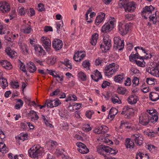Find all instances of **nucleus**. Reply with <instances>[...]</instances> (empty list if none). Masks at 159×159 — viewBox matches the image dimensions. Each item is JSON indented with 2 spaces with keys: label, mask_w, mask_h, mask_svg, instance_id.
<instances>
[{
  "label": "nucleus",
  "mask_w": 159,
  "mask_h": 159,
  "mask_svg": "<svg viewBox=\"0 0 159 159\" xmlns=\"http://www.w3.org/2000/svg\"><path fill=\"white\" fill-rule=\"evenodd\" d=\"M6 148L5 144L3 143L0 142V152L3 154L6 153L8 152V150Z\"/></svg>",
  "instance_id": "nucleus-34"
},
{
  "label": "nucleus",
  "mask_w": 159,
  "mask_h": 159,
  "mask_svg": "<svg viewBox=\"0 0 159 159\" xmlns=\"http://www.w3.org/2000/svg\"><path fill=\"white\" fill-rule=\"evenodd\" d=\"M158 117L157 112L155 109L148 110L147 112L141 113L139 116V123L143 126L147 125L150 122L154 123L157 122Z\"/></svg>",
  "instance_id": "nucleus-1"
},
{
  "label": "nucleus",
  "mask_w": 159,
  "mask_h": 159,
  "mask_svg": "<svg viewBox=\"0 0 159 159\" xmlns=\"http://www.w3.org/2000/svg\"><path fill=\"white\" fill-rule=\"evenodd\" d=\"M111 101L114 104L117 103L118 104H120L121 103V101L119 98L116 96L112 98Z\"/></svg>",
  "instance_id": "nucleus-49"
},
{
  "label": "nucleus",
  "mask_w": 159,
  "mask_h": 159,
  "mask_svg": "<svg viewBox=\"0 0 159 159\" xmlns=\"http://www.w3.org/2000/svg\"><path fill=\"white\" fill-rule=\"evenodd\" d=\"M159 67V63L153 62L152 63L148 68L146 69V71L153 76L157 74L158 68Z\"/></svg>",
  "instance_id": "nucleus-9"
},
{
  "label": "nucleus",
  "mask_w": 159,
  "mask_h": 159,
  "mask_svg": "<svg viewBox=\"0 0 159 159\" xmlns=\"http://www.w3.org/2000/svg\"><path fill=\"white\" fill-rule=\"evenodd\" d=\"M82 65L84 68L89 67L90 66L89 62L87 60H85L83 62Z\"/></svg>",
  "instance_id": "nucleus-64"
},
{
  "label": "nucleus",
  "mask_w": 159,
  "mask_h": 159,
  "mask_svg": "<svg viewBox=\"0 0 159 159\" xmlns=\"http://www.w3.org/2000/svg\"><path fill=\"white\" fill-rule=\"evenodd\" d=\"M114 45L113 49L121 51L123 49L124 46V43L123 40H121L120 37H115L114 39Z\"/></svg>",
  "instance_id": "nucleus-4"
},
{
  "label": "nucleus",
  "mask_w": 159,
  "mask_h": 159,
  "mask_svg": "<svg viewBox=\"0 0 159 159\" xmlns=\"http://www.w3.org/2000/svg\"><path fill=\"white\" fill-rule=\"evenodd\" d=\"M17 102L20 103V104H16L14 106V107L16 109H19L23 106L24 104V102L20 99H17Z\"/></svg>",
  "instance_id": "nucleus-38"
},
{
  "label": "nucleus",
  "mask_w": 159,
  "mask_h": 159,
  "mask_svg": "<svg viewBox=\"0 0 159 159\" xmlns=\"http://www.w3.org/2000/svg\"><path fill=\"white\" fill-rule=\"evenodd\" d=\"M134 110L130 106L126 105L124 107L121 114L124 115L126 118H130L134 115Z\"/></svg>",
  "instance_id": "nucleus-3"
},
{
  "label": "nucleus",
  "mask_w": 159,
  "mask_h": 159,
  "mask_svg": "<svg viewBox=\"0 0 159 159\" xmlns=\"http://www.w3.org/2000/svg\"><path fill=\"white\" fill-rule=\"evenodd\" d=\"M61 91V89H55L54 91L51 93L50 96H57L59 94Z\"/></svg>",
  "instance_id": "nucleus-54"
},
{
  "label": "nucleus",
  "mask_w": 159,
  "mask_h": 159,
  "mask_svg": "<svg viewBox=\"0 0 159 159\" xmlns=\"http://www.w3.org/2000/svg\"><path fill=\"white\" fill-rule=\"evenodd\" d=\"M1 64L2 67L6 69H9L12 68L11 63L6 60H3L1 61Z\"/></svg>",
  "instance_id": "nucleus-31"
},
{
  "label": "nucleus",
  "mask_w": 159,
  "mask_h": 159,
  "mask_svg": "<svg viewBox=\"0 0 159 159\" xmlns=\"http://www.w3.org/2000/svg\"><path fill=\"white\" fill-rule=\"evenodd\" d=\"M52 46L56 50H60L62 48L63 46L62 42L60 39H55L52 42Z\"/></svg>",
  "instance_id": "nucleus-14"
},
{
  "label": "nucleus",
  "mask_w": 159,
  "mask_h": 159,
  "mask_svg": "<svg viewBox=\"0 0 159 159\" xmlns=\"http://www.w3.org/2000/svg\"><path fill=\"white\" fill-rule=\"evenodd\" d=\"M152 14H151L148 17L150 21H152L153 24H155L157 22V20L156 11H154Z\"/></svg>",
  "instance_id": "nucleus-32"
},
{
  "label": "nucleus",
  "mask_w": 159,
  "mask_h": 159,
  "mask_svg": "<svg viewBox=\"0 0 159 159\" xmlns=\"http://www.w3.org/2000/svg\"><path fill=\"white\" fill-rule=\"evenodd\" d=\"M78 77L80 78L81 80L83 79H86V75L83 72L80 71V72L78 75Z\"/></svg>",
  "instance_id": "nucleus-57"
},
{
  "label": "nucleus",
  "mask_w": 159,
  "mask_h": 159,
  "mask_svg": "<svg viewBox=\"0 0 159 159\" xmlns=\"http://www.w3.org/2000/svg\"><path fill=\"white\" fill-rule=\"evenodd\" d=\"M136 52L135 54H132V53L130 54L129 57V61L132 62L134 61V59L137 58L139 59L140 60H143L144 59V57H141L139 56V54L137 52V51H136Z\"/></svg>",
  "instance_id": "nucleus-21"
},
{
  "label": "nucleus",
  "mask_w": 159,
  "mask_h": 159,
  "mask_svg": "<svg viewBox=\"0 0 159 159\" xmlns=\"http://www.w3.org/2000/svg\"><path fill=\"white\" fill-rule=\"evenodd\" d=\"M44 123L47 127H49L51 128L54 127V126L51 123V121L49 119L48 121L45 122Z\"/></svg>",
  "instance_id": "nucleus-59"
},
{
  "label": "nucleus",
  "mask_w": 159,
  "mask_h": 159,
  "mask_svg": "<svg viewBox=\"0 0 159 159\" xmlns=\"http://www.w3.org/2000/svg\"><path fill=\"white\" fill-rule=\"evenodd\" d=\"M32 30L31 26L27 24H23L22 26V30L25 34H30Z\"/></svg>",
  "instance_id": "nucleus-24"
},
{
  "label": "nucleus",
  "mask_w": 159,
  "mask_h": 159,
  "mask_svg": "<svg viewBox=\"0 0 159 159\" xmlns=\"http://www.w3.org/2000/svg\"><path fill=\"white\" fill-rule=\"evenodd\" d=\"M64 150L61 147H58L56 150L55 153L57 156L61 155L63 153Z\"/></svg>",
  "instance_id": "nucleus-46"
},
{
  "label": "nucleus",
  "mask_w": 159,
  "mask_h": 159,
  "mask_svg": "<svg viewBox=\"0 0 159 159\" xmlns=\"http://www.w3.org/2000/svg\"><path fill=\"white\" fill-rule=\"evenodd\" d=\"M105 14L103 12H101V14L98 15L96 17L95 23L97 25H98L104 19L105 17Z\"/></svg>",
  "instance_id": "nucleus-29"
},
{
  "label": "nucleus",
  "mask_w": 159,
  "mask_h": 159,
  "mask_svg": "<svg viewBox=\"0 0 159 159\" xmlns=\"http://www.w3.org/2000/svg\"><path fill=\"white\" fill-rule=\"evenodd\" d=\"M41 40L44 48L47 51H49L51 46V41L50 39L47 37L43 36L41 37Z\"/></svg>",
  "instance_id": "nucleus-13"
},
{
  "label": "nucleus",
  "mask_w": 159,
  "mask_h": 159,
  "mask_svg": "<svg viewBox=\"0 0 159 159\" xmlns=\"http://www.w3.org/2000/svg\"><path fill=\"white\" fill-rule=\"evenodd\" d=\"M125 18L129 20H132L134 18V16L132 14H128L125 15Z\"/></svg>",
  "instance_id": "nucleus-62"
},
{
  "label": "nucleus",
  "mask_w": 159,
  "mask_h": 159,
  "mask_svg": "<svg viewBox=\"0 0 159 159\" xmlns=\"http://www.w3.org/2000/svg\"><path fill=\"white\" fill-rule=\"evenodd\" d=\"M139 99V98L137 96L133 95L129 96L127 99V101L129 104L133 105L135 104Z\"/></svg>",
  "instance_id": "nucleus-16"
},
{
  "label": "nucleus",
  "mask_w": 159,
  "mask_h": 159,
  "mask_svg": "<svg viewBox=\"0 0 159 159\" xmlns=\"http://www.w3.org/2000/svg\"><path fill=\"white\" fill-rule=\"evenodd\" d=\"M76 145L79 148H77V150L79 152L82 154H86L89 152L88 148L82 143L77 142L76 143Z\"/></svg>",
  "instance_id": "nucleus-12"
},
{
  "label": "nucleus",
  "mask_w": 159,
  "mask_h": 159,
  "mask_svg": "<svg viewBox=\"0 0 159 159\" xmlns=\"http://www.w3.org/2000/svg\"><path fill=\"white\" fill-rule=\"evenodd\" d=\"M12 80L10 83V85L11 87L14 89H16L19 87L18 82L17 80Z\"/></svg>",
  "instance_id": "nucleus-35"
},
{
  "label": "nucleus",
  "mask_w": 159,
  "mask_h": 159,
  "mask_svg": "<svg viewBox=\"0 0 159 159\" xmlns=\"http://www.w3.org/2000/svg\"><path fill=\"white\" fill-rule=\"evenodd\" d=\"M74 105V109L75 110H78L80 109L82 106V104L81 103H77L76 102L73 103Z\"/></svg>",
  "instance_id": "nucleus-55"
},
{
  "label": "nucleus",
  "mask_w": 159,
  "mask_h": 159,
  "mask_svg": "<svg viewBox=\"0 0 159 159\" xmlns=\"http://www.w3.org/2000/svg\"><path fill=\"white\" fill-rule=\"evenodd\" d=\"M113 28L110 26L108 22L105 23L102 27L101 30L104 33H106L110 31Z\"/></svg>",
  "instance_id": "nucleus-27"
},
{
  "label": "nucleus",
  "mask_w": 159,
  "mask_h": 159,
  "mask_svg": "<svg viewBox=\"0 0 159 159\" xmlns=\"http://www.w3.org/2000/svg\"><path fill=\"white\" fill-rule=\"evenodd\" d=\"M9 4L6 2H0V10L3 13H7L10 11Z\"/></svg>",
  "instance_id": "nucleus-15"
},
{
  "label": "nucleus",
  "mask_w": 159,
  "mask_h": 159,
  "mask_svg": "<svg viewBox=\"0 0 159 159\" xmlns=\"http://www.w3.org/2000/svg\"><path fill=\"white\" fill-rule=\"evenodd\" d=\"M83 52L82 51H78L77 52L75 53L73 57V59L75 61H76V60L79 59V57L81 56Z\"/></svg>",
  "instance_id": "nucleus-48"
},
{
  "label": "nucleus",
  "mask_w": 159,
  "mask_h": 159,
  "mask_svg": "<svg viewBox=\"0 0 159 159\" xmlns=\"http://www.w3.org/2000/svg\"><path fill=\"white\" fill-rule=\"evenodd\" d=\"M107 146H105L103 145H101L97 147V151L101 155L104 156V152L106 153Z\"/></svg>",
  "instance_id": "nucleus-22"
},
{
  "label": "nucleus",
  "mask_w": 159,
  "mask_h": 159,
  "mask_svg": "<svg viewBox=\"0 0 159 159\" xmlns=\"http://www.w3.org/2000/svg\"><path fill=\"white\" fill-rule=\"evenodd\" d=\"M107 150L106 153L109 154L115 155L118 152V151L116 149H113L108 146H107Z\"/></svg>",
  "instance_id": "nucleus-36"
},
{
  "label": "nucleus",
  "mask_w": 159,
  "mask_h": 159,
  "mask_svg": "<svg viewBox=\"0 0 159 159\" xmlns=\"http://www.w3.org/2000/svg\"><path fill=\"white\" fill-rule=\"evenodd\" d=\"M49 144L51 147V148L52 149L55 148L57 145V143L55 141L51 140L49 142Z\"/></svg>",
  "instance_id": "nucleus-52"
},
{
  "label": "nucleus",
  "mask_w": 159,
  "mask_h": 159,
  "mask_svg": "<svg viewBox=\"0 0 159 159\" xmlns=\"http://www.w3.org/2000/svg\"><path fill=\"white\" fill-rule=\"evenodd\" d=\"M144 59L141 60L142 61H138L135 60L133 62L134 63H136L138 66L141 67H143L145 66V62L144 61Z\"/></svg>",
  "instance_id": "nucleus-42"
},
{
  "label": "nucleus",
  "mask_w": 159,
  "mask_h": 159,
  "mask_svg": "<svg viewBox=\"0 0 159 159\" xmlns=\"http://www.w3.org/2000/svg\"><path fill=\"white\" fill-rule=\"evenodd\" d=\"M47 70L48 71V73L50 75H52L53 77L55 78H58L60 79V80H63V79L64 76L63 75L57 74L55 71L48 69H47Z\"/></svg>",
  "instance_id": "nucleus-30"
},
{
  "label": "nucleus",
  "mask_w": 159,
  "mask_h": 159,
  "mask_svg": "<svg viewBox=\"0 0 159 159\" xmlns=\"http://www.w3.org/2000/svg\"><path fill=\"white\" fill-rule=\"evenodd\" d=\"M156 148L155 146L152 145H148L147 147L148 149L150 151L153 152H154Z\"/></svg>",
  "instance_id": "nucleus-60"
},
{
  "label": "nucleus",
  "mask_w": 159,
  "mask_h": 159,
  "mask_svg": "<svg viewBox=\"0 0 159 159\" xmlns=\"http://www.w3.org/2000/svg\"><path fill=\"white\" fill-rule=\"evenodd\" d=\"M116 91L119 94L124 95L126 92V89L125 88L119 86L117 88Z\"/></svg>",
  "instance_id": "nucleus-37"
},
{
  "label": "nucleus",
  "mask_w": 159,
  "mask_h": 159,
  "mask_svg": "<svg viewBox=\"0 0 159 159\" xmlns=\"http://www.w3.org/2000/svg\"><path fill=\"white\" fill-rule=\"evenodd\" d=\"M131 25L130 23L125 25L121 22L119 23L118 28L119 33L122 36L126 35L129 31V28L131 27Z\"/></svg>",
  "instance_id": "nucleus-5"
},
{
  "label": "nucleus",
  "mask_w": 159,
  "mask_h": 159,
  "mask_svg": "<svg viewBox=\"0 0 159 159\" xmlns=\"http://www.w3.org/2000/svg\"><path fill=\"white\" fill-rule=\"evenodd\" d=\"M26 13L29 16H32L35 15V11L33 8H30V10H26Z\"/></svg>",
  "instance_id": "nucleus-51"
},
{
  "label": "nucleus",
  "mask_w": 159,
  "mask_h": 159,
  "mask_svg": "<svg viewBox=\"0 0 159 159\" xmlns=\"http://www.w3.org/2000/svg\"><path fill=\"white\" fill-rule=\"evenodd\" d=\"M125 78L124 77V74H122L121 75H117L115 76L114 80H123Z\"/></svg>",
  "instance_id": "nucleus-63"
},
{
  "label": "nucleus",
  "mask_w": 159,
  "mask_h": 159,
  "mask_svg": "<svg viewBox=\"0 0 159 159\" xmlns=\"http://www.w3.org/2000/svg\"><path fill=\"white\" fill-rule=\"evenodd\" d=\"M83 130L86 132H88L91 130L92 128L88 124L84 125L82 127Z\"/></svg>",
  "instance_id": "nucleus-41"
},
{
  "label": "nucleus",
  "mask_w": 159,
  "mask_h": 159,
  "mask_svg": "<svg viewBox=\"0 0 159 159\" xmlns=\"http://www.w3.org/2000/svg\"><path fill=\"white\" fill-rule=\"evenodd\" d=\"M137 125L135 124L129 123L126 121H121L120 127L121 128L127 129L128 131L136 130L138 129Z\"/></svg>",
  "instance_id": "nucleus-7"
},
{
  "label": "nucleus",
  "mask_w": 159,
  "mask_h": 159,
  "mask_svg": "<svg viewBox=\"0 0 159 159\" xmlns=\"http://www.w3.org/2000/svg\"><path fill=\"white\" fill-rule=\"evenodd\" d=\"M93 131L94 133L98 134H102L101 126L97 127L95 129L93 130Z\"/></svg>",
  "instance_id": "nucleus-61"
},
{
  "label": "nucleus",
  "mask_w": 159,
  "mask_h": 159,
  "mask_svg": "<svg viewBox=\"0 0 159 159\" xmlns=\"http://www.w3.org/2000/svg\"><path fill=\"white\" fill-rule=\"evenodd\" d=\"M101 128L102 134L106 133L109 130V128L106 125H102L101 126Z\"/></svg>",
  "instance_id": "nucleus-45"
},
{
  "label": "nucleus",
  "mask_w": 159,
  "mask_h": 159,
  "mask_svg": "<svg viewBox=\"0 0 159 159\" xmlns=\"http://www.w3.org/2000/svg\"><path fill=\"white\" fill-rule=\"evenodd\" d=\"M37 68L34 63L32 62H30L28 63L27 70L31 73H33L36 70Z\"/></svg>",
  "instance_id": "nucleus-25"
},
{
  "label": "nucleus",
  "mask_w": 159,
  "mask_h": 159,
  "mask_svg": "<svg viewBox=\"0 0 159 159\" xmlns=\"http://www.w3.org/2000/svg\"><path fill=\"white\" fill-rule=\"evenodd\" d=\"M56 61V58L54 57H49L48 58L47 62L51 65H53L55 64Z\"/></svg>",
  "instance_id": "nucleus-53"
},
{
  "label": "nucleus",
  "mask_w": 159,
  "mask_h": 159,
  "mask_svg": "<svg viewBox=\"0 0 159 159\" xmlns=\"http://www.w3.org/2000/svg\"><path fill=\"white\" fill-rule=\"evenodd\" d=\"M28 115L31 116V120L33 122H35L39 118V117L38 116L37 112L34 110H31L28 113Z\"/></svg>",
  "instance_id": "nucleus-18"
},
{
  "label": "nucleus",
  "mask_w": 159,
  "mask_h": 159,
  "mask_svg": "<svg viewBox=\"0 0 159 159\" xmlns=\"http://www.w3.org/2000/svg\"><path fill=\"white\" fill-rule=\"evenodd\" d=\"M44 152L43 149L39 145L33 146L28 150L29 156L34 158L41 156Z\"/></svg>",
  "instance_id": "nucleus-2"
},
{
  "label": "nucleus",
  "mask_w": 159,
  "mask_h": 159,
  "mask_svg": "<svg viewBox=\"0 0 159 159\" xmlns=\"http://www.w3.org/2000/svg\"><path fill=\"white\" fill-rule=\"evenodd\" d=\"M129 3L128 0H120L119 1V6L121 8L125 7Z\"/></svg>",
  "instance_id": "nucleus-39"
},
{
  "label": "nucleus",
  "mask_w": 159,
  "mask_h": 159,
  "mask_svg": "<svg viewBox=\"0 0 159 159\" xmlns=\"http://www.w3.org/2000/svg\"><path fill=\"white\" fill-rule=\"evenodd\" d=\"M91 77L93 80H99L102 78V76L101 73L96 70L93 73V74L91 75Z\"/></svg>",
  "instance_id": "nucleus-26"
},
{
  "label": "nucleus",
  "mask_w": 159,
  "mask_h": 159,
  "mask_svg": "<svg viewBox=\"0 0 159 159\" xmlns=\"http://www.w3.org/2000/svg\"><path fill=\"white\" fill-rule=\"evenodd\" d=\"M53 106L54 107H57L59 106L61 104V102L58 99L53 100Z\"/></svg>",
  "instance_id": "nucleus-58"
},
{
  "label": "nucleus",
  "mask_w": 159,
  "mask_h": 159,
  "mask_svg": "<svg viewBox=\"0 0 159 159\" xmlns=\"http://www.w3.org/2000/svg\"><path fill=\"white\" fill-rule=\"evenodd\" d=\"M34 47L36 53L38 54L39 56L42 55H44L45 54V52L44 51L40 46L34 44Z\"/></svg>",
  "instance_id": "nucleus-20"
},
{
  "label": "nucleus",
  "mask_w": 159,
  "mask_h": 159,
  "mask_svg": "<svg viewBox=\"0 0 159 159\" xmlns=\"http://www.w3.org/2000/svg\"><path fill=\"white\" fill-rule=\"evenodd\" d=\"M98 36V35L97 33L93 34L92 36V38L91 39L90 43L93 45H96Z\"/></svg>",
  "instance_id": "nucleus-33"
},
{
  "label": "nucleus",
  "mask_w": 159,
  "mask_h": 159,
  "mask_svg": "<svg viewBox=\"0 0 159 159\" xmlns=\"http://www.w3.org/2000/svg\"><path fill=\"white\" fill-rule=\"evenodd\" d=\"M94 111L93 110L87 111L85 113V116L87 117L90 119L92 117V115L94 114Z\"/></svg>",
  "instance_id": "nucleus-44"
},
{
  "label": "nucleus",
  "mask_w": 159,
  "mask_h": 159,
  "mask_svg": "<svg viewBox=\"0 0 159 159\" xmlns=\"http://www.w3.org/2000/svg\"><path fill=\"white\" fill-rule=\"evenodd\" d=\"M46 103L48 107L53 108L54 107L53 100H47Z\"/></svg>",
  "instance_id": "nucleus-50"
},
{
  "label": "nucleus",
  "mask_w": 159,
  "mask_h": 159,
  "mask_svg": "<svg viewBox=\"0 0 159 159\" xmlns=\"http://www.w3.org/2000/svg\"><path fill=\"white\" fill-rule=\"evenodd\" d=\"M5 52L12 58H15L17 56V53L14 50H12L10 47L7 48L5 49Z\"/></svg>",
  "instance_id": "nucleus-17"
},
{
  "label": "nucleus",
  "mask_w": 159,
  "mask_h": 159,
  "mask_svg": "<svg viewBox=\"0 0 159 159\" xmlns=\"http://www.w3.org/2000/svg\"><path fill=\"white\" fill-rule=\"evenodd\" d=\"M17 11L18 14L20 15H24L26 13V11L24 10V7H18Z\"/></svg>",
  "instance_id": "nucleus-47"
},
{
  "label": "nucleus",
  "mask_w": 159,
  "mask_h": 159,
  "mask_svg": "<svg viewBox=\"0 0 159 159\" xmlns=\"http://www.w3.org/2000/svg\"><path fill=\"white\" fill-rule=\"evenodd\" d=\"M149 98L152 101H157L159 99V93L153 92H151L149 94Z\"/></svg>",
  "instance_id": "nucleus-28"
},
{
  "label": "nucleus",
  "mask_w": 159,
  "mask_h": 159,
  "mask_svg": "<svg viewBox=\"0 0 159 159\" xmlns=\"http://www.w3.org/2000/svg\"><path fill=\"white\" fill-rule=\"evenodd\" d=\"M146 55L145 56V57H144V59H148L149 58L151 59L152 57H153L155 56V55H154L153 53H146Z\"/></svg>",
  "instance_id": "nucleus-56"
},
{
  "label": "nucleus",
  "mask_w": 159,
  "mask_h": 159,
  "mask_svg": "<svg viewBox=\"0 0 159 159\" xmlns=\"http://www.w3.org/2000/svg\"><path fill=\"white\" fill-rule=\"evenodd\" d=\"M131 139L134 140L137 146H140L143 143V137L140 134L138 133L131 136Z\"/></svg>",
  "instance_id": "nucleus-11"
},
{
  "label": "nucleus",
  "mask_w": 159,
  "mask_h": 159,
  "mask_svg": "<svg viewBox=\"0 0 159 159\" xmlns=\"http://www.w3.org/2000/svg\"><path fill=\"white\" fill-rule=\"evenodd\" d=\"M126 12H131L133 11L135 9L134 4L132 3H129L125 7H123Z\"/></svg>",
  "instance_id": "nucleus-23"
},
{
  "label": "nucleus",
  "mask_w": 159,
  "mask_h": 159,
  "mask_svg": "<svg viewBox=\"0 0 159 159\" xmlns=\"http://www.w3.org/2000/svg\"><path fill=\"white\" fill-rule=\"evenodd\" d=\"M103 43L100 45V47L101 49L104 48L105 51L106 52L109 50L111 47V40L107 36H104L103 38Z\"/></svg>",
  "instance_id": "nucleus-10"
},
{
  "label": "nucleus",
  "mask_w": 159,
  "mask_h": 159,
  "mask_svg": "<svg viewBox=\"0 0 159 159\" xmlns=\"http://www.w3.org/2000/svg\"><path fill=\"white\" fill-rule=\"evenodd\" d=\"M125 145L127 148L129 150H131L134 147V143L133 141L130 138H126L125 140Z\"/></svg>",
  "instance_id": "nucleus-19"
},
{
  "label": "nucleus",
  "mask_w": 159,
  "mask_h": 159,
  "mask_svg": "<svg viewBox=\"0 0 159 159\" xmlns=\"http://www.w3.org/2000/svg\"><path fill=\"white\" fill-rule=\"evenodd\" d=\"M19 139L24 141L28 139V134L27 133L24 134L21 133L20 134V136L19 137Z\"/></svg>",
  "instance_id": "nucleus-43"
},
{
  "label": "nucleus",
  "mask_w": 159,
  "mask_h": 159,
  "mask_svg": "<svg viewBox=\"0 0 159 159\" xmlns=\"http://www.w3.org/2000/svg\"><path fill=\"white\" fill-rule=\"evenodd\" d=\"M154 8L152 5L149 6H146L143 9L141 12L142 16L145 19H147L151 14L154 11Z\"/></svg>",
  "instance_id": "nucleus-8"
},
{
  "label": "nucleus",
  "mask_w": 159,
  "mask_h": 159,
  "mask_svg": "<svg viewBox=\"0 0 159 159\" xmlns=\"http://www.w3.org/2000/svg\"><path fill=\"white\" fill-rule=\"evenodd\" d=\"M115 64L113 63L107 65L105 67L104 71L105 75L109 77L115 73L117 70L115 68Z\"/></svg>",
  "instance_id": "nucleus-6"
},
{
  "label": "nucleus",
  "mask_w": 159,
  "mask_h": 159,
  "mask_svg": "<svg viewBox=\"0 0 159 159\" xmlns=\"http://www.w3.org/2000/svg\"><path fill=\"white\" fill-rule=\"evenodd\" d=\"M7 80H0V85L3 89H5L8 85Z\"/></svg>",
  "instance_id": "nucleus-40"
}]
</instances>
